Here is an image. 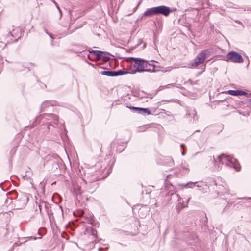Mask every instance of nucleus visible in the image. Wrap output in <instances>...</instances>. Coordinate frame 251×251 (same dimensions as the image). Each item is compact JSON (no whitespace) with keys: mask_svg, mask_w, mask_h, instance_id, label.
I'll return each mask as SVG.
<instances>
[{"mask_svg":"<svg viewBox=\"0 0 251 251\" xmlns=\"http://www.w3.org/2000/svg\"><path fill=\"white\" fill-rule=\"evenodd\" d=\"M218 159L220 163L225 164V166L233 168L237 171L240 170V166L238 160L233 157L222 154L218 156Z\"/></svg>","mask_w":251,"mask_h":251,"instance_id":"7ed1b4c3","label":"nucleus"},{"mask_svg":"<svg viewBox=\"0 0 251 251\" xmlns=\"http://www.w3.org/2000/svg\"><path fill=\"white\" fill-rule=\"evenodd\" d=\"M190 199V198H189V199L187 200V203H188V202H189V201Z\"/></svg>","mask_w":251,"mask_h":251,"instance_id":"72a5a7b5","label":"nucleus"},{"mask_svg":"<svg viewBox=\"0 0 251 251\" xmlns=\"http://www.w3.org/2000/svg\"><path fill=\"white\" fill-rule=\"evenodd\" d=\"M146 47V44L144 43V47Z\"/></svg>","mask_w":251,"mask_h":251,"instance_id":"e433bc0d","label":"nucleus"},{"mask_svg":"<svg viewBox=\"0 0 251 251\" xmlns=\"http://www.w3.org/2000/svg\"><path fill=\"white\" fill-rule=\"evenodd\" d=\"M171 86H173L174 85H173V84H168V85H167L166 86H165V87H166V88H170Z\"/></svg>","mask_w":251,"mask_h":251,"instance_id":"393cba45","label":"nucleus"},{"mask_svg":"<svg viewBox=\"0 0 251 251\" xmlns=\"http://www.w3.org/2000/svg\"><path fill=\"white\" fill-rule=\"evenodd\" d=\"M141 113L140 114L150 115L151 111L148 108H141Z\"/></svg>","mask_w":251,"mask_h":251,"instance_id":"f3484780","label":"nucleus"},{"mask_svg":"<svg viewBox=\"0 0 251 251\" xmlns=\"http://www.w3.org/2000/svg\"><path fill=\"white\" fill-rule=\"evenodd\" d=\"M211 51L208 50H204L198 54L193 62L188 64V67L192 68L203 63L206 58L210 57Z\"/></svg>","mask_w":251,"mask_h":251,"instance_id":"20e7f679","label":"nucleus"},{"mask_svg":"<svg viewBox=\"0 0 251 251\" xmlns=\"http://www.w3.org/2000/svg\"><path fill=\"white\" fill-rule=\"evenodd\" d=\"M59 11L60 14V17H61V16H62V12H61V9L60 10H59Z\"/></svg>","mask_w":251,"mask_h":251,"instance_id":"c756f323","label":"nucleus"},{"mask_svg":"<svg viewBox=\"0 0 251 251\" xmlns=\"http://www.w3.org/2000/svg\"><path fill=\"white\" fill-rule=\"evenodd\" d=\"M227 92L232 96H247L248 94L246 91L241 90H229Z\"/></svg>","mask_w":251,"mask_h":251,"instance_id":"9d476101","label":"nucleus"},{"mask_svg":"<svg viewBox=\"0 0 251 251\" xmlns=\"http://www.w3.org/2000/svg\"><path fill=\"white\" fill-rule=\"evenodd\" d=\"M180 171L182 174H185L188 173L189 171L188 165L185 164H182L180 168Z\"/></svg>","mask_w":251,"mask_h":251,"instance_id":"4468645a","label":"nucleus"},{"mask_svg":"<svg viewBox=\"0 0 251 251\" xmlns=\"http://www.w3.org/2000/svg\"><path fill=\"white\" fill-rule=\"evenodd\" d=\"M38 206H39V209H40V213H41V206L40 205H39Z\"/></svg>","mask_w":251,"mask_h":251,"instance_id":"cd10ccee","label":"nucleus"},{"mask_svg":"<svg viewBox=\"0 0 251 251\" xmlns=\"http://www.w3.org/2000/svg\"><path fill=\"white\" fill-rule=\"evenodd\" d=\"M53 2H54V3L57 6V3L55 1H53Z\"/></svg>","mask_w":251,"mask_h":251,"instance_id":"7c9ffc66","label":"nucleus"},{"mask_svg":"<svg viewBox=\"0 0 251 251\" xmlns=\"http://www.w3.org/2000/svg\"><path fill=\"white\" fill-rule=\"evenodd\" d=\"M236 22L237 23L241 24H242L241 22L240 21H238H238H236Z\"/></svg>","mask_w":251,"mask_h":251,"instance_id":"c85d7f7f","label":"nucleus"},{"mask_svg":"<svg viewBox=\"0 0 251 251\" xmlns=\"http://www.w3.org/2000/svg\"><path fill=\"white\" fill-rule=\"evenodd\" d=\"M127 107L130 109L132 110L134 112H137L138 113L140 114L141 112V107H137L134 106H127Z\"/></svg>","mask_w":251,"mask_h":251,"instance_id":"dca6fc26","label":"nucleus"},{"mask_svg":"<svg viewBox=\"0 0 251 251\" xmlns=\"http://www.w3.org/2000/svg\"><path fill=\"white\" fill-rule=\"evenodd\" d=\"M249 102H251V99L249 100Z\"/></svg>","mask_w":251,"mask_h":251,"instance_id":"f704fd0d","label":"nucleus"},{"mask_svg":"<svg viewBox=\"0 0 251 251\" xmlns=\"http://www.w3.org/2000/svg\"><path fill=\"white\" fill-rule=\"evenodd\" d=\"M97 232L96 230H95V229H94L93 228H92V229H91V234L93 236H94L96 237H97Z\"/></svg>","mask_w":251,"mask_h":251,"instance_id":"aec40b11","label":"nucleus"},{"mask_svg":"<svg viewBox=\"0 0 251 251\" xmlns=\"http://www.w3.org/2000/svg\"><path fill=\"white\" fill-rule=\"evenodd\" d=\"M59 117L54 114L44 113L37 117L33 122V126L42 123L41 128L45 132L58 127Z\"/></svg>","mask_w":251,"mask_h":251,"instance_id":"f257e3e1","label":"nucleus"},{"mask_svg":"<svg viewBox=\"0 0 251 251\" xmlns=\"http://www.w3.org/2000/svg\"><path fill=\"white\" fill-rule=\"evenodd\" d=\"M27 202V198L25 194H22L20 197L15 201V206L17 209H21L24 208Z\"/></svg>","mask_w":251,"mask_h":251,"instance_id":"423d86ee","label":"nucleus"},{"mask_svg":"<svg viewBox=\"0 0 251 251\" xmlns=\"http://www.w3.org/2000/svg\"><path fill=\"white\" fill-rule=\"evenodd\" d=\"M105 178V176H104V177L102 176V177H100V178H98V179H99V180H100V179L101 178Z\"/></svg>","mask_w":251,"mask_h":251,"instance_id":"2f4dec72","label":"nucleus"},{"mask_svg":"<svg viewBox=\"0 0 251 251\" xmlns=\"http://www.w3.org/2000/svg\"><path fill=\"white\" fill-rule=\"evenodd\" d=\"M197 183V182H192L191 181H190L188 183L182 184V186H184L185 187L192 188V186L191 185H194L195 184H196Z\"/></svg>","mask_w":251,"mask_h":251,"instance_id":"a211bd4d","label":"nucleus"},{"mask_svg":"<svg viewBox=\"0 0 251 251\" xmlns=\"http://www.w3.org/2000/svg\"><path fill=\"white\" fill-rule=\"evenodd\" d=\"M180 147L183 149V152H182V155H184L185 154H186V151H185V149L184 148H185V145L184 144H181L180 145Z\"/></svg>","mask_w":251,"mask_h":251,"instance_id":"412c9836","label":"nucleus"},{"mask_svg":"<svg viewBox=\"0 0 251 251\" xmlns=\"http://www.w3.org/2000/svg\"><path fill=\"white\" fill-rule=\"evenodd\" d=\"M90 53L93 54L94 56L97 58H100L103 54H104V51L100 50H92L89 51Z\"/></svg>","mask_w":251,"mask_h":251,"instance_id":"f8f14e48","label":"nucleus"},{"mask_svg":"<svg viewBox=\"0 0 251 251\" xmlns=\"http://www.w3.org/2000/svg\"><path fill=\"white\" fill-rule=\"evenodd\" d=\"M93 219H90V220H89V223H90L91 224H92V221H93Z\"/></svg>","mask_w":251,"mask_h":251,"instance_id":"bb28decb","label":"nucleus"},{"mask_svg":"<svg viewBox=\"0 0 251 251\" xmlns=\"http://www.w3.org/2000/svg\"><path fill=\"white\" fill-rule=\"evenodd\" d=\"M104 54H103V55L101 56V58L104 59L105 60H109L110 58V54L106 52H104Z\"/></svg>","mask_w":251,"mask_h":251,"instance_id":"6ab92c4d","label":"nucleus"},{"mask_svg":"<svg viewBox=\"0 0 251 251\" xmlns=\"http://www.w3.org/2000/svg\"><path fill=\"white\" fill-rule=\"evenodd\" d=\"M16 147H14L11 149L10 152L11 154L12 153L14 154L16 152Z\"/></svg>","mask_w":251,"mask_h":251,"instance_id":"5701e85b","label":"nucleus"},{"mask_svg":"<svg viewBox=\"0 0 251 251\" xmlns=\"http://www.w3.org/2000/svg\"><path fill=\"white\" fill-rule=\"evenodd\" d=\"M225 60L226 62L230 61L236 63H241L244 61L241 55L235 51H231L228 52L226 55V58Z\"/></svg>","mask_w":251,"mask_h":251,"instance_id":"39448f33","label":"nucleus"},{"mask_svg":"<svg viewBox=\"0 0 251 251\" xmlns=\"http://www.w3.org/2000/svg\"><path fill=\"white\" fill-rule=\"evenodd\" d=\"M186 113L185 115V118H188L190 117H191V121L192 119L193 120V121L195 120V116L196 115V111L195 109L193 108H188L186 109Z\"/></svg>","mask_w":251,"mask_h":251,"instance_id":"1a4fd4ad","label":"nucleus"},{"mask_svg":"<svg viewBox=\"0 0 251 251\" xmlns=\"http://www.w3.org/2000/svg\"><path fill=\"white\" fill-rule=\"evenodd\" d=\"M56 6H57V8L58 10H60V8H59V7L58 5H57Z\"/></svg>","mask_w":251,"mask_h":251,"instance_id":"473e14b6","label":"nucleus"},{"mask_svg":"<svg viewBox=\"0 0 251 251\" xmlns=\"http://www.w3.org/2000/svg\"><path fill=\"white\" fill-rule=\"evenodd\" d=\"M154 15H156L155 7L147 9L144 13L143 16L151 17Z\"/></svg>","mask_w":251,"mask_h":251,"instance_id":"9b49d317","label":"nucleus"},{"mask_svg":"<svg viewBox=\"0 0 251 251\" xmlns=\"http://www.w3.org/2000/svg\"><path fill=\"white\" fill-rule=\"evenodd\" d=\"M101 74L108 76H114V71L112 70L102 71L101 72Z\"/></svg>","mask_w":251,"mask_h":251,"instance_id":"2eb2a0df","label":"nucleus"},{"mask_svg":"<svg viewBox=\"0 0 251 251\" xmlns=\"http://www.w3.org/2000/svg\"><path fill=\"white\" fill-rule=\"evenodd\" d=\"M156 15L157 14H161L165 17L169 16L170 13H172L174 11L173 9H172L171 8L164 6H159L155 7Z\"/></svg>","mask_w":251,"mask_h":251,"instance_id":"0eeeda50","label":"nucleus"},{"mask_svg":"<svg viewBox=\"0 0 251 251\" xmlns=\"http://www.w3.org/2000/svg\"><path fill=\"white\" fill-rule=\"evenodd\" d=\"M45 31L52 40L54 39L52 34L49 33L46 29H45Z\"/></svg>","mask_w":251,"mask_h":251,"instance_id":"4be33fe9","label":"nucleus"},{"mask_svg":"<svg viewBox=\"0 0 251 251\" xmlns=\"http://www.w3.org/2000/svg\"><path fill=\"white\" fill-rule=\"evenodd\" d=\"M129 73V72L123 70H119L118 71H114V76H120L126 75Z\"/></svg>","mask_w":251,"mask_h":251,"instance_id":"ddd939ff","label":"nucleus"},{"mask_svg":"<svg viewBox=\"0 0 251 251\" xmlns=\"http://www.w3.org/2000/svg\"><path fill=\"white\" fill-rule=\"evenodd\" d=\"M108 174H110V172H108ZM108 175V174H107V175L106 176H105V177H106Z\"/></svg>","mask_w":251,"mask_h":251,"instance_id":"4c0bfd02","label":"nucleus"},{"mask_svg":"<svg viewBox=\"0 0 251 251\" xmlns=\"http://www.w3.org/2000/svg\"><path fill=\"white\" fill-rule=\"evenodd\" d=\"M172 195V197H173V198H178V195L176 194H174V193H172L171 194Z\"/></svg>","mask_w":251,"mask_h":251,"instance_id":"b1692460","label":"nucleus"},{"mask_svg":"<svg viewBox=\"0 0 251 251\" xmlns=\"http://www.w3.org/2000/svg\"><path fill=\"white\" fill-rule=\"evenodd\" d=\"M242 199H246V200H251V198H250V197H248V198H243Z\"/></svg>","mask_w":251,"mask_h":251,"instance_id":"a878e982","label":"nucleus"},{"mask_svg":"<svg viewBox=\"0 0 251 251\" xmlns=\"http://www.w3.org/2000/svg\"><path fill=\"white\" fill-rule=\"evenodd\" d=\"M57 101L53 100H45L44 101L41 105L40 107V112L44 111L46 108L49 106H54L57 105Z\"/></svg>","mask_w":251,"mask_h":251,"instance_id":"6e6552de","label":"nucleus"},{"mask_svg":"<svg viewBox=\"0 0 251 251\" xmlns=\"http://www.w3.org/2000/svg\"><path fill=\"white\" fill-rule=\"evenodd\" d=\"M128 60L131 61V63L135 68V71H133L131 74H134L136 72H155V65H151L142 59L130 57L128 58Z\"/></svg>","mask_w":251,"mask_h":251,"instance_id":"f03ea898","label":"nucleus"},{"mask_svg":"<svg viewBox=\"0 0 251 251\" xmlns=\"http://www.w3.org/2000/svg\"><path fill=\"white\" fill-rule=\"evenodd\" d=\"M197 187H201V185H197Z\"/></svg>","mask_w":251,"mask_h":251,"instance_id":"c9c22d12","label":"nucleus"}]
</instances>
